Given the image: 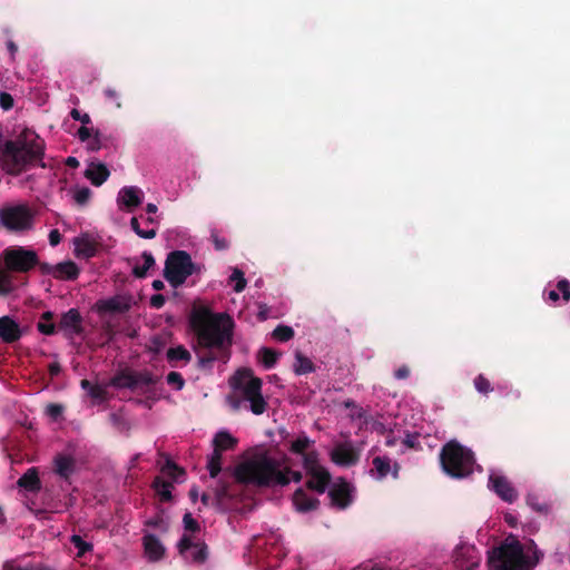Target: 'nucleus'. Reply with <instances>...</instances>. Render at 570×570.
<instances>
[{
  "label": "nucleus",
  "instance_id": "f257e3e1",
  "mask_svg": "<svg viewBox=\"0 0 570 570\" xmlns=\"http://www.w3.org/2000/svg\"><path fill=\"white\" fill-rule=\"evenodd\" d=\"M189 326L197 338L198 365L212 367L215 361L226 363L233 345L234 321L226 313H213L208 307H194L189 315Z\"/></svg>",
  "mask_w": 570,
  "mask_h": 570
},
{
  "label": "nucleus",
  "instance_id": "f03ea898",
  "mask_svg": "<svg viewBox=\"0 0 570 570\" xmlns=\"http://www.w3.org/2000/svg\"><path fill=\"white\" fill-rule=\"evenodd\" d=\"M236 478L239 482L257 487H285L289 478L282 470V461L261 453L245 461L236 468Z\"/></svg>",
  "mask_w": 570,
  "mask_h": 570
},
{
  "label": "nucleus",
  "instance_id": "7ed1b4c3",
  "mask_svg": "<svg viewBox=\"0 0 570 570\" xmlns=\"http://www.w3.org/2000/svg\"><path fill=\"white\" fill-rule=\"evenodd\" d=\"M230 385L238 396H230L229 403L238 410L243 401L249 403V410L255 415L263 414L268 404L262 394L263 381L253 374L250 368H240L230 379Z\"/></svg>",
  "mask_w": 570,
  "mask_h": 570
},
{
  "label": "nucleus",
  "instance_id": "20e7f679",
  "mask_svg": "<svg viewBox=\"0 0 570 570\" xmlns=\"http://www.w3.org/2000/svg\"><path fill=\"white\" fill-rule=\"evenodd\" d=\"M440 462L448 475L454 479H463L472 474L475 458L470 449L452 440L442 446Z\"/></svg>",
  "mask_w": 570,
  "mask_h": 570
},
{
  "label": "nucleus",
  "instance_id": "39448f33",
  "mask_svg": "<svg viewBox=\"0 0 570 570\" xmlns=\"http://www.w3.org/2000/svg\"><path fill=\"white\" fill-rule=\"evenodd\" d=\"M533 563L525 557L522 544L515 540H505L493 548L488 556L489 570H531Z\"/></svg>",
  "mask_w": 570,
  "mask_h": 570
},
{
  "label": "nucleus",
  "instance_id": "423d86ee",
  "mask_svg": "<svg viewBox=\"0 0 570 570\" xmlns=\"http://www.w3.org/2000/svg\"><path fill=\"white\" fill-rule=\"evenodd\" d=\"M191 256L185 250H173L167 255L164 268L165 279L174 287H180L195 273Z\"/></svg>",
  "mask_w": 570,
  "mask_h": 570
},
{
  "label": "nucleus",
  "instance_id": "0eeeda50",
  "mask_svg": "<svg viewBox=\"0 0 570 570\" xmlns=\"http://www.w3.org/2000/svg\"><path fill=\"white\" fill-rule=\"evenodd\" d=\"M4 269L9 273L26 274L39 264L38 254L22 246H9L1 253Z\"/></svg>",
  "mask_w": 570,
  "mask_h": 570
},
{
  "label": "nucleus",
  "instance_id": "6e6552de",
  "mask_svg": "<svg viewBox=\"0 0 570 570\" xmlns=\"http://www.w3.org/2000/svg\"><path fill=\"white\" fill-rule=\"evenodd\" d=\"M0 219L9 230H26L32 226L33 214L29 206L16 205L2 208Z\"/></svg>",
  "mask_w": 570,
  "mask_h": 570
},
{
  "label": "nucleus",
  "instance_id": "1a4fd4ad",
  "mask_svg": "<svg viewBox=\"0 0 570 570\" xmlns=\"http://www.w3.org/2000/svg\"><path fill=\"white\" fill-rule=\"evenodd\" d=\"M179 554L195 563H204L208 557L207 546L203 541L194 542L191 535L184 534L177 544Z\"/></svg>",
  "mask_w": 570,
  "mask_h": 570
},
{
  "label": "nucleus",
  "instance_id": "9d476101",
  "mask_svg": "<svg viewBox=\"0 0 570 570\" xmlns=\"http://www.w3.org/2000/svg\"><path fill=\"white\" fill-rule=\"evenodd\" d=\"M132 296L129 294H117L115 296L99 299L96 303V311L100 315L105 314H124L132 306Z\"/></svg>",
  "mask_w": 570,
  "mask_h": 570
},
{
  "label": "nucleus",
  "instance_id": "9b49d317",
  "mask_svg": "<svg viewBox=\"0 0 570 570\" xmlns=\"http://www.w3.org/2000/svg\"><path fill=\"white\" fill-rule=\"evenodd\" d=\"M481 562V554L474 546L460 544L454 551V564L459 570H475Z\"/></svg>",
  "mask_w": 570,
  "mask_h": 570
},
{
  "label": "nucleus",
  "instance_id": "f8f14e48",
  "mask_svg": "<svg viewBox=\"0 0 570 570\" xmlns=\"http://www.w3.org/2000/svg\"><path fill=\"white\" fill-rule=\"evenodd\" d=\"M82 321L80 312L77 308H70L61 314L57 326L66 336L71 337L83 333Z\"/></svg>",
  "mask_w": 570,
  "mask_h": 570
},
{
  "label": "nucleus",
  "instance_id": "ddd939ff",
  "mask_svg": "<svg viewBox=\"0 0 570 570\" xmlns=\"http://www.w3.org/2000/svg\"><path fill=\"white\" fill-rule=\"evenodd\" d=\"M489 485L505 502L512 503L518 498L517 490L504 475L491 474Z\"/></svg>",
  "mask_w": 570,
  "mask_h": 570
},
{
  "label": "nucleus",
  "instance_id": "4468645a",
  "mask_svg": "<svg viewBox=\"0 0 570 570\" xmlns=\"http://www.w3.org/2000/svg\"><path fill=\"white\" fill-rule=\"evenodd\" d=\"M53 472L67 484H71V476L76 472V460L71 455L58 453L53 458Z\"/></svg>",
  "mask_w": 570,
  "mask_h": 570
},
{
  "label": "nucleus",
  "instance_id": "2eb2a0df",
  "mask_svg": "<svg viewBox=\"0 0 570 570\" xmlns=\"http://www.w3.org/2000/svg\"><path fill=\"white\" fill-rule=\"evenodd\" d=\"M22 336V331L12 317L6 315L0 317V340L6 344H13Z\"/></svg>",
  "mask_w": 570,
  "mask_h": 570
},
{
  "label": "nucleus",
  "instance_id": "dca6fc26",
  "mask_svg": "<svg viewBox=\"0 0 570 570\" xmlns=\"http://www.w3.org/2000/svg\"><path fill=\"white\" fill-rule=\"evenodd\" d=\"M142 190L137 186H125L119 190L118 203L124 205L129 212L142 203Z\"/></svg>",
  "mask_w": 570,
  "mask_h": 570
},
{
  "label": "nucleus",
  "instance_id": "f3484780",
  "mask_svg": "<svg viewBox=\"0 0 570 570\" xmlns=\"http://www.w3.org/2000/svg\"><path fill=\"white\" fill-rule=\"evenodd\" d=\"M331 459L338 465L348 466L357 462L358 455L352 446L338 444L331 452Z\"/></svg>",
  "mask_w": 570,
  "mask_h": 570
},
{
  "label": "nucleus",
  "instance_id": "a211bd4d",
  "mask_svg": "<svg viewBox=\"0 0 570 570\" xmlns=\"http://www.w3.org/2000/svg\"><path fill=\"white\" fill-rule=\"evenodd\" d=\"M331 504L340 509H345L351 503L350 485L346 482L335 484L328 491Z\"/></svg>",
  "mask_w": 570,
  "mask_h": 570
},
{
  "label": "nucleus",
  "instance_id": "6ab92c4d",
  "mask_svg": "<svg viewBox=\"0 0 570 570\" xmlns=\"http://www.w3.org/2000/svg\"><path fill=\"white\" fill-rule=\"evenodd\" d=\"M132 391L142 390L144 392H150V387L156 385L160 377L154 375L151 372L145 371H134L132 372Z\"/></svg>",
  "mask_w": 570,
  "mask_h": 570
},
{
  "label": "nucleus",
  "instance_id": "aec40b11",
  "mask_svg": "<svg viewBox=\"0 0 570 570\" xmlns=\"http://www.w3.org/2000/svg\"><path fill=\"white\" fill-rule=\"evenodd\" d=\"M110 176L107 166L100 161H92L85 171V177L91 181L94 186H101Z\"/></svg>",
  "mask_w": 570,
  "mask_h": 570
},
{
  "label": "nucleus",
  "instance_id": "412c9836",
  "mask_svg": "<svg viewBox=\"0 0 570 570\" xmlns=\"http://www.w3.org/2000/svg\"><path fill=\"white\" fill-rule=\"evenodd\" d=\"M17 485L28 492L37 493L41 489V481L37 468H29L17 481Z\"/></svg>",
  "mask_w": 570,
  "mask_h": 570
},
{
  "label": "nucleus",
  "instance_id": "4be33fe9",
  "mask_svg": "<svg viewBox=\"0 0 570 570\" xmlns=\"http://www.w3.org/2000/svg\"><path fill=\"white\" fill-rule=\"evenodd\" d=\"M293 504L298 512L306 513L316 510L320 501L309 497L302 488L297 489L293 494Z\"/></svg>",
  "mask_w": 570,
  "mask_h": 570
},
{
  "label": "nucleus",
  "instance_id": "5701e85b",
  "mask_svg": "<svg viewBox=\"0 0 570 570\" xmlns=\"http://www.w3.org/2000/svg\"><path fill=\"white\" fill-rule=\"evenodd\" d=\"M308 475L311 478L306 482V487L311 490L318 492V493H324L330 481H331L330 472L323 466V468L309 473Z\"/></svg>",
  "mask_w": 570,
  "mask_h": 570
},
{
  "label": "nucleus",
  "instance_id": "b1692460",
  "mask_svg": "<svg viewBox=\"0 0 570 570\" xmlns=\"http://www.w3.org/2000/svg\"><path fill=\"white\" fill-rule=\"evenodd\" d=\"M145 552L150 561H159L165 554V548L157 537L147 534L144 537Z\"/></svg>",
  "mask_w": 570,
  "mask_h": 570
},
{
  "label": "nucleus",
  "instance_id": "393cba45",
  "mask_svg": "<svg viewBox=\"0 0 570 570\" xmlns=\"http://www.w3.org/2000/svg\"><path fill=\"white\" fill-rule=\"evenodd\" d=\"M55 278L59 281H75L80 274L78 265L72 261L61 262L55 265Z\"/></svg>",
  "mask_w": 570,
  "mask_h": 570
},
{
  "label": "nucleus",
  "instance_id": "a878e982",
  "mask_svg": "<svg viewBox=\"0 0 570 570\" xmlns=\"http://www.w3.org/2000/svg\"><path fill=\"white\" fill-rule=\"evenodd\" d=\"M237 443L238 440L226 431L218 432L213 440L214 449L220 452L234 450Z\"/></svg>",
  "mask_w": 570,
  "mask_h": 570
},
{
  "label": "nucleus",
  "instance_id": "bb28decb",
  "mask_svg": "<svg viewBox=\"0 0 570 570\" xmlns=\"http://www.w3.org/2000/svg\"><path fill=\"white\" fill-rule=\"evenodd\" d=\"M55 314L51 311L43 312L37 324V330L43 335H53L57 332V324L53 323Z\"/></svg>",
  "mask_w": 570,
  "mask_h": 570
},
{
  "label": "nucleus",
  "instance_id": "cd10ccee",
  "mask_svg": "<svg viewBox=\"0 0 570 570\" xmlns=\"http://www.w3.org/2000/svg\"><path fill=\"white\" fill-rule=\"evenodd\" d=\"M87 142L88 150L98 151L102 148H106L109 144L114 145V139L111 136H107L102 134L100 130H96L92 137Z\"/></svg>",
  "mask_w": 570,
  "mask_h": 570
},
{
  "label": "nucleus",
  "instance_id": "c85d7f7f",
  "mask_svg": "<svg viewBox=\"0 0 570 570\" xmlns=\"http://www.w3.org/2000/svg\"><path fill=\"white\" fill-rule=\"evenodd\" d=\"M527 504L535 512L540 514H549L552 510L550 503L542 501L537 493H528L525 497Z\"/></svg>",
  "mask_w": 570,
  "mask_h": 570
},
{
  "label": "nucleus",
  "instance_id": "c756f323",
  "mask_svg": "<svg viewBox=\"0 0 570 570\" xmlns=\"http://www.w3.org/2000/svg\"><path fill=\"white\" fill-rule=\"evenodd\" d=\"M153 488L157 492V494L160 497V500L164 502H168L173 499L171 495V489L173 484L160 476H156L153 481Z\"/></svg>",
  "mask_w": 570,
  "mask_h": 570
},
{
  "label": "nucleus",
  "instance_id": "7c9ffc66",
  "mask_svg": "<svg viewBox=\"0 0 570 570\" xmlns=\"http://www.w3.org/2000/svg\"><path fill=\"white\" fill-rule=\"evenodd\" d=\"M132 372L130 370H124L117 373L110 380V385L116 389H129L132 390Z\"/></svg>",
  "mask_w": 570,
  "mask_h": 570
},
{
  "label": "nucleus",
  "instance_id": "2f4dec72",
  "mask_svg": "<svg viewBox=\"0 0 570 570\" xmlns=\"http://www.w3.org/2000/svg\"><path fill=\"white\" fill-rule=\"evenodd\" d=\"M296 362L294 364V372L297 375L308 374L315 371V365L313 362L304 356L301 352H296L295 354Z\"/></svg>",
  "mask_w": 570,
  "mask_h": 570
},
{
  "label": "nucleus",
  "instance_id": "473e14b6",
  "mask_svg": "<svg viewBox=\"0 0 570 570\" xmlns=\"http://www.w3.org/2000/svg\"><path fill=\"white\" fill-rule=\"evenodd\" d=\"M141 258L144 259V265L139 266L136 265L132 268V275L136 278H145L147 275L148 269H150L155 265V258L150 252H142Z\"/></svg>",
  "mask_w": 570,
  "mask_h": 570
},
{
  "label": "nucleus",
  "instance_id": "72a5a7b5",
  "mask_svg": "<svg viewBox=\"0 0 570 570\" xmlns=\"http://www.w3.org/2000/svg\"><path fill=\"white\" fill-rule=\"evenodd\" d=\"M313 443L307 435L302 434L291 443L289 451L294 454L304 455Z\"/></svg>",
  "mask_w": 570,
  "mask_h": 570
},
{
  "label": "nucleus",
  "instance_id": "f704fd0d",
  "mask_svg": "<svg viewBox=\"0 0 570 570\" xmlns=\"http://www.w3.org/2000/svg\"><path fill=\"white\" fill-rule=\"evenodd\" d=\"M166 356L169 362L184 361L188 363L191 360L190 353L183 345L168 348Z\"/></svg>",
  "mask_w": 570,
  "mask_h": 570
},
{
  "label": "nucleus",
  "instance_id": "c9c22d12",
  "mask_svg": "<svg viewBox=\"0 0 570 570\" xmlns=\"http://www.w3.org/2000/svg\"><path fill=\"white\" fill-rule=\"evenodd\" d=\"M372 464L373 471L376 472L379 479L385 478L391 470V461L385 456H375Z\"/></svg>",
  "mask_w": 570,
  "mask_h": 570
},
{
  "label": "nucleus",
  "instance_id": "e433bc0d",
  "mask_svg": "<svg viewBox=\"0 0 570 570\" xmlns=\"http://www.w3.org/2000/svg\"><path fill=\"white\" fill-rule=\"evenodd\" d=\"M259 355L262 364L267 370L273 368L279 357V353L269 347H262L259 350Z\"/></svg>",
  "mask_w": 570,
  "mask_h": 570
},
{
  "label": "nucleus",
  "instance_id": "4c0bfd02",
  "mask_svg": "<svg viewBox=\"0 0 570 570\" xmlns=\"http://www.w3.org/2000/svg\"><path fill=\"white\" fill-rule=\"evenodd\" d=\"M76 252L78 256H83L86 258H91L97 253L96 245L87 239H79L76 243Z\"/></svg>",
  "mask_w": 570,
  "mask_h": 570
},
{
  "label": "nucleus",
  "instance_id": "58836bf2",
  "mask_svg": "<svg viewBox=\"0 0 570 570\" xmlns=\"http://www.w3.org/2000/svg\"><path fill=\"white\" fill-rule=\"evenodd\" d=\"M222 452L214 449L207 462V469L209 471L210 478H216L222 471Z\"/></svg>",
  "mask_w": 570,
  "mask_h": 570
},
{
  "label": "nucleus",
  "instance_id": "ea45409f",
  "mask_svg": "<svg viewBox=\"0 0 570 570\" xmlns=\"http://www.w3.org/2000/svg\"><path fill=\"white\" fill-rule=\"evenodd\" d=\"M303 466L307 474L323 468L318 462V453L316 451L305 453L303 455Z\"/></svg>",
  "mask_w": 570,
  "mask_h": 570
},
{
  "label": "nucleus",
  "instance_id": "a19ab883",
  "mask_svg": "<svg viewBox=\"0 0 570 570\" xmlns=\"http://www.w3.org/2000/svg\"><path fill=\"white\" fill-rule=\"evenodd\" d=\"M130 227L139 237L145 239H153L157 235V230L155 228L142 229L137 217H132L130 219Z\"/></svg>",
  "mask_w": 570,
  "mask_h": 570
},
{
  "label": "nucleus",
  "instance_id": "79ce46f5",
  "mask_svg": "<svg viewBox=\"0 0 570 570\" xmlns=\"http://www.w3.org/2000/svg\"><path fill=\"white\" fill-rule=\"evenodd\" d=\"M161 472L169 475L174 480H178L180 475L185 474L184 469L178 466L173 460L169 458L166 459L165 464L161 468Z\"/></svg>",
  "mask_w": 570,
  "mask_h": 570
},
{
  "label": "nucleus",
  "instance_id": "37998d69",
  "mask_svg": "<svg viewBox=\"0 0 570 570\" xmlns=\"http://www.w3.org/2000/svg\"><path fill=\"white\" fill-rule=\"evenodd\" d=\"M12 276L7 269H0V295H8L13 291Z\"/></svg>",
  "mask_w": 570,
  "mask_h": 570
},
{
  "label": "nucleus",
  "instance_id": "c03bdc74",
  "mask_svg": "<svg viewBox=\"0 0 570 570\" xmlns=\"http://www.w3.org/2000/svg\"><path fill=\"white\" fill-rule=\"evenodd\" d=\"M70 542L78 549V557H83L87 552L92 550V544L85 541L80 535L72 534Z\"/></svg>",
  "mask_w": 570,
  "mask_h": 570
},
{
  "label": "nucleus",
  "instance_id": "a18cd8bd",
  "mask_svg": "<svg viewBox=\"0 0 570 570\" xmlns=\"http://www.w3.org/2000/svg\"><path fill=\"white\" fill-rule=\"evenodd\" d=\"M273 337L279 342H287L294 337V330L287 325H278L273 331Z\"/></svg>",
  "mask_w": 570,
  "mask_h": 570
},
{
  "label": "nucleus",
  "instance_id": "49530a36",
  "mask_svg": "<svg viewBox=\"0 0 570 570\" xmlns=\"http://www.w3.org/2000/svg\"><path fill=\"white\" fill-rule=\"evenodd\" d=\"M229 279L232 282H235V285H234V291L236 293H240L245 289L246 287V279L244 277V273L238 269V268H235L233 274L230 275Z\"/></svg>",
  "mask_w": 570,
  "mask_h": 570
},
{
  "label": "nucleus",
  "instance_id": "de8ad7c7",
  "mask_svg": "<svg viewBox=\"0 0 570 570\" xmlns=\"http://www.w3.org/2000/svg\"><path fill=\"white\" fill-rule=\"evenodd\" d=\"M474 387L479 393L482 394H488L492 391L490 381L483 374H479L474 379Z\"/></svg>",
  "mask_w": 570,
  "mask_h": 570
},
{
  "label": "nucleus",
  "instance_id": "09e8293b",
  "mask_svg": "<svg viewBox=\"0 0 570 570\" xmlns=\"http://www.w3.org/2000/svg\"><path fill=\"white\" fill-rule=\"evenodd\" d=\"M166 381L169 385H173L175 390L180 391L185 386V380L178 372H169L166 376Z\"/></svg>",
  "mask_w": 570,
  "mask_h": 570
},
{
  "label": "nucleus",
  "instance_id": "8fccbe9b",
  "mask_svg": "<svg viewBox=\"0 0 570 570\" xmlns=\"http://www.w3.org/2000/svg\"><path fill=\"white\" fill-rule=\"evenodd\" d=\"M91 197V190L88 187H81L76 190L73 198L78 205H86Z\"/></svg>",
  "mask_w": 570,
  "mask_h": 570
},
{
  "label": "nucleus",
  "instance_id": "3c124183",
  "mask_svg": "<svg viewBox=\"0 0 570 570\" xmlns=\"http://www.w3.org/2000/svg\"><path fill=\"white\" fill-rule=\"evenodd\" d=\"M183 522L186 531L193 533L199 531V523L193 518L191 513H185L183 517Z\"/></svg>",
  "mask_w": 570,
  "mask_h": 570
},
{
  "label": "nucleus",
  "instance_id": "603ef678",
  "mask_svg": "<svg viewBox=\"0 0 570 570\" xmlns=\"http://www.w3.org/2000/svg\"><path fill=\"white\" fill-rule=\"evenodd\" d=\"M88 394L91 399L98 400V401H105L107 399V391L105 387H102L99 384H94L90 389Z\"/></svg>",
  "mask_w": 570,
  "mask_h": 570
},
{
  "label": "nucleus",
  "instance_id": "864d4df0",
  "mask_svg": "<svg viewBox=\"0 0 570 570\" xmlns=\"http://www.w3.org/2000/svg\"><path fill=\"white\" fill-rule=\"evenodd\" d=\"M403 445L407 449L419 450L421 449L419 434L417 433H407L402 441Z\"/></svg>",
  "mask_w": 570,
  "mask_h": 570
},
{
  "label": "nucleus",
  "instance_id": "5fc2aeb1",
  "mask_svg": "<svg viewBox=\"0 0 570 570\" xmlns=\"http://www.w3.org/2000/svg\"><path fill=\"white\" fill-rule=\"evenodd\" d=\"M63 406L57 403H49L46 406V414L53 420H58L63 413Z\"/></svg>",
  "mask_w": 570,
  "mask_h": 570
},
{
  "label": "nucleus",
  "instance_id": "6e6d98bb",
  "mask_svg": "<svg viewBox=\"0 0 570 570\" xmlns=\"http://www.w3.org/2000/svg\"><path fill=\"white\" fill-rule=\"evenodd\" d=\"M557 289L562 294V299L568 303L570 301V282L566 278L557 283Z\"/></svg>",
  "mask_w": 570,
  "mask_h": 570
},
{
  "label": "nucleus",
  "instance_id": "4d7b16f0",
  "mask_svg": "<svg viewBox=\"0 0 570 570\" xmlns=\"http://www.w3.org/2000/svg\"><path fill=\"white\" fill-rule=\"evenodd\" d=\"M2 570H50L49 568L47 567H42V566H39V567H31V568H23L19 564H16L14 561H6L3 563V567H2Z\"/></svg>",
  "mask_w": 570,
  "mask_h": 570
},
{
  "label": "nucleus",
  "instance_id": "13d9d810",
  "mask_svg": "<svg viewBox=\"0 0 570 570\" xmlns=\"http://www.w3.org/2000/svg\"><path fill=\"white\" fill-rule=\"evenodd\" d=\"M13 102L14 100L10 94L6 91L0 92V107L3 110H10L13 107Z\"/></svg>",
  "mask_w": 570,
  "mask_h": 570
},
{
  "label": "nucleus",
  "instance_id": "bf43d9fd",
  "mask_svg": "<svg viewBox=\"0 0 570 570\" xmlns=\"http://www.w3.org/2000/svg\"><path fill=\"white\" fill-rule=\"evenodd\" d=\"M72 119L80 121L83 126L91 122V118L88 114H81L78 109L73 108L70 111Z\"/></svg>",
  "mask_w": 570,
  "mask_h": 570
},
{
  "label": "nucleus",
  "instance_id": "052dcab7",
  "mask_svg": "<svg viewBox=\"0 0 570 570\" xmlns=\"http://www.w3.org/2000/svg\"><path fill=\"white\" fill-rule=\"evenodd\" d=\"M166 298L163 294H155L150 297L149 304L153 308L159 309L165 305Z\"/></svg>",
  "mask_w": 570,
  "mask_h": 570
},
{
  "label": "nucleus",
  "instance_id": "680f3d73",
  "mask_svg": "<svg viewBox=\"0 0 570 570\" xmlns=\"http://www.w3.org/2000/svg\"><path fill=\"white\" fill-rule=\"evenodd\" d=\"M37 266L39 267V271L42 275H51L52 277H55V275H56L55 265H51L49 263H42L39 261V264H37Z\"/></svg>",
  "mask_w": 570,
  "mask_h": 570
},
{
  "label": "nucleus",
  "instance_id": "e2e57ef3",
  "mask_svg": "<svg viewBox=\"0 0 570 570\" xmlns=\"http://www.w3.org/2000/svg\"><path fill=\"white\" fill-rule=\"evenodd\" d=\"M410 367L407 365H402L394 372V377L396 380H406L410 376Z\"/></svg>",
  "mask_w": 570,
  "mask_h": 570
},
{
  "label": "nucleus",
  "instance_id": "0e129e2a",
  "mask_svg": "<svg viewBox=\"0 0 570 570\" xmlns=\"http://www.w3.org/2000/svg\"><path fill=\"white\" fill-rule=\"evenodd\" d=\"M77 137L80 141H88L92 137L91 129L86 127V125L81 126L77 131Z\"/></svg>",
  "mask_w": 570,
  "mask_h": 570
},
{
  "label": "nucleus",
  "instance_id": "69168bd1",
  "mask_svg": "<svg viewBox=\"0 0 570 570\" xmlns=\"http://www.w3.org/2000/svg\"><path fill=\"white\" fill-rule=\"evenodd\" d=\"M226 497H227V488L223 487V488L217 489V490L215 491V495H214V498H215V502H216V507H217V508H220L222 502H223V500H224Z\"/></svg>",
  "mask_w": 570,
  "mask_h": 570
},
{
  "label": "nucleus",
  "instance_id": "338daca9",
  "mask_svg": "<svg viewBox=\"0 0 570 570\" xmlns=\"http://www.w3.org/2000/svg\"><path fill=\"white\" fill-rule=\"evenodd\" d=\"M283 472L287 473V476L289 478V481L293 480L294 482H301L302 481V473L299 471H293L289 468H282Z\"/></svg>",
  "mask_w": 570,
  "mask_h": 570
},
{
  "label": "nucleus",
  "instance_id": "774afa93",
  "mask_svg": "<svg viewBox=\"0 0 570 570\" xmlns=\"http://www.w3.org/2000/svg\"><path fill=\"white\" fill-rule=\"evenodd\" d=\"M61 242V234L58 229H52L49 233V243L51 246H57Z\"/></svg>",
  "mask_w": 570,
  "mask_h": 570
}]
</instances>
